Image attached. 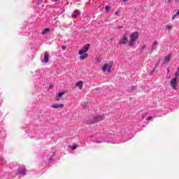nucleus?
<instances>
[{
	"label": "nucleus",
	"instance_id": "412c9836",
	"mask_svg": "<svg viewBox=\"0 0 179 179\" xmlns=\"http://www.w3.org/2000/svg\"><path fill=\"white\" fill-rule=\"evenodd\" d=\"M171 0H165V3L169 4L171 3Z\"/></svg>",
	"mask_w": 179,
	"mask_h": 179
},
{
	"label": "nucleus",
	"instance_id": "c85d7f7f",
	"mask_svg": "<svg viewBox=\"0 0 179 179\" xmlns=\"http://www.w3.org/2000/svg\"><path fill=\"white\" fill-rule=\"evenodd\" d=\"M145 48H146V45H144L143 46V50H145Z\"/></svg>",
	"mask_w": 179,
	"mask_h": 179
},
{
	"label": "nucleus",
	"instance_id": "20e7f679",
	"mask_svg": "<svg viewBox=\"0 0 179 179\" xmlns=\"http://www.w3.org/2000/svg\"><path fill=\"white\" fill-rule=\"evenodd\" d=\"M177 77H175L174 78H172L171 82H170V85L172 87L173 89H176V87H177Z\"/></svg>",
	"mask_w": 179,
	"mask_h": 179
},
{
	"label": "nucleus",
	"instance_id": "7c9ffc66",
	"mask_svg": "<svg viewBox=\"0 0 179 179\" xmlns=\"http://www.w3.org/2000/svg\"><path fill=\"white\" fill-rule=\"evenodd\" d=\"M143 120H145V116L143 117Z\"/></svg>",
	"mask_w": 179,
	"mask_h": 179
},
{
	"label": "nucleus",
	"instance_id": "5701e85b",
	"mask_svg": "<svg viewBox=\"0 0 179 179\" xmlns=\"http://www.w3.org/2000/svg\"><path fill=\"white\" fill-rule=\"evenodd\" d=\"M36 2L38 3V5H40V3H41V2H43V0H36Z\"/></svg>",
	"mask_w": 179,
	"mask_h": 179
},
{
	"label": "nucleus",
	"instance_id": "393cba45",
	"mask_svg": "<svg viewBox=\"0 0 179 179\" xmlns=\"http://www.w3.org/2000/svg\"><path fill=\"white\" fill-rule=\"evenodd\" d=\"M175 75H176V78H179V72L178 71H176Z\"/></svg>",
	"mask_w": 179,
	"mask_h": 179
},
{
	"label": "nucleus",
	"instance_id": "4be33fe9",
	"mask_svg": "<svg viewBox=\"0 0 179 179\" xmlns=\"http://www.w3.org/2000/svg\"><path fill=\"white\" fill-rule=\"evenodd\" d=\"M166 29H167L168 30H171V26H170V25H166Z\"/></svg>",
	"mask_w": 179,
	"mask_h": 179
},
{
	"label": "nucleus",
	"instance_id": "7ed1b4c3",
	"mask_svg": "<svg viewBox=\"0 0 179 179\" xmlns=\"http://www.w3.org/2000/svg\"><path fill=\"white\" fill-rule=\"evenodd\" d=\"M89 48H90V44H87L81 50H79V55H83V54H86L87 51H89Z\"/></svg>",
	"mask_w": 179,
	"mask_h": 179
},
{
	"label": "nucleus",
	"instance_id": "f3484780",
	"mask_svg": "<svg viewBox=\"0 0 179 179\" xmlns=\"http://www.w3.org/2000/svg\"><path fill=\"white\" fill-rule=\"evenodd\" d=\"M64 94H65V92H60V93L57 94V97H62V96H64Z\"/></svg>",
	"mask_w": 179,
	"mask_h": 179
},
{
	"label": "nucleus",
	"instance_id": "72a5a7b5",
	"mask_svg": "<svg viewBox=\"0 0 179 179\" xmlns=\"http://www.w3.org/2000/svg\"><path fill=\"white\" fill-rule=\"evenodd\" d=\"M54 1H57V0H54Z\"/></svg>",
	"mask_w": 179,
	"mask_h": 179
},
{
	"label": "nucleus",
	"instance_id": "dca6fc26",
	"mask_svg": "<svg viewBox=\"0 0 179 179\" xmlns=\"http://www.w3.org/2000/svg\"><path fill=\"white\" fill-rule=\"evenodd\" d=\"M177 16H179V10L175 15H173L172 19H175L176 17H177Z\"/></svg>",
	"mask_w": 179,
	"mask_h": 179
},
{
	"label": "nucleus",
	"instance_id": "39448f33",
	"mask_svg": "<svg viewBox=\"0 0 179 179\" xmlns=\"http://www.w3.org/2000/svg\"><path fill=\"white\" fill-rule=\"evenodd\" d=\"M50 58V54L48 52H45L43 55V60H42V62H45V64H47Z\"/></svg>",
	"mask_w": 179,
	"mask_h": 179
},
{
	"label": "nucleus",
	"instance_id": "f257e3e1",
	"mask_svg": "<svg viewBox=\"0 0 179 179\" xmlns=\"http://www.w3.org/2000/svg\"><path fill=\"white\" fill-rule=\"evenodd\" d=\"M139 38V33L138 32H134L131 36H130V42L129 44L131 45V47H132V45H134V44L135 43V41H136V40H138V38Z\"/></svg>",
	"mask_w": 179,
	"mask_h": 179
},
{
	"label": "nucleus",
	"instance_id": "1a4fd4ad",
	"mask_svg": "<svg viewBox=\"0 0 179 179\" xmlns=\"http://www.w3.org/2000/svg\"><path fill=\"white\" fill-rule=\"evenodd\" d=\"M52 108H64V104H54L52 106Z\"/></svg>",
	"mask_w": 179,
	"mask_h": 179
},
{
	"label": "nucleus",
	"instance_id": "f8f14e48",
	"mask_svg": "<svg viewBox=\"0 0 179 179\" xmlns=\"http://www.w3.org/2000/svg\"><path fill=\"white\" fill-rule=\"evenodd\" d=\"M170 59H171V57L170 56L165 57L164 64H169V62H170Z\"/></svg>",
	"mask_w": 179,
	"mask_h": 179
},
{
	"label": "nucleus",
	"instance_id": "c756f323",
	"mask_svg": "<svg viewBox=\"0 0 179 179\" xmlns=\"http://www.w3.org/2000/svg\"><path fill=\"white\" fill-rule=\"evenodd\" d=\"M50 89H52L53 86L52 85H50Z\"/></svg>",
	"mask_w": 179,
	"mask_h": 179
},
{
	"label": "nucleus",
	"instance_id": "bb28decb",
	"mask_svg": "<svg viewBox=\"0 0 179 179\" xmlns=\"http://www.w3.org/2000/svg\"><path fill=\"white\" fill-rule=\"evenodd\" d=\"M62 50H66V46H62Z\"/></svg>",
	"mask_w": 179,
	"mask_h": 179
},
{
	"label": "nucleus",
	"instance_id": "0eeeda50",
	"mask_svg": "<svg viewBox=\"0 0 179 179\" xmlns=\"http://www.w3.org/2000/svg\"><path fill=\"white\" fill-rule=\"evenodd\" d=\"M80 59L81 61H85V59H87V57H89V54L87 53H84L83 55H80Z\"/></svg>",
	"mask_w": 179,
	"mask_h": 179
},
{
	"label": "nucleus",
	"instance_id": "6e6552de",
	"mask_svg": "<svg viewBox=\"0 0 179 179\" xmlns=\"http://www.w3.org/2000/svg\"><path fill=\"white\" fill-rule=\"evenodd\" d=\"M127 43H128V38L127 37V35H123L120 44H127Z\"/></svg>",
	"mask_w": 179,
	"mask_h": 179
},
{
	"label": "nucleus",
	"instance_id": "6ab92c4d",
	"mask_svg": "<svg viewBox=\"0 0 179 179\" xmlns=\"http://www.w3.org/2000/svg\"><path fill=\"white\" fill-rule=\"evenodd\" d=\"M115 15H116V16H121V11L117 10L115 13Z\"/></svg>",
	"mask_w": 179,
	"mask_h": 179
},
{
	"label": "nucleus",
	"instance_id": "cd10ccee",
	"mask_svg": "<svg viewBox=\"0 0 179 179\" xmlns=\"http://www.w3.org/2000/svg\"><path fill=\"white\" fill-rule=\"evenodd\" d=\"M159 64H160V62L156 63V66H159Z\"/></svg>",
	"mask_w": 179,
	"mask_h": 179
},
{
	"label": "nucleus",
	"instance_id": "b1692460",
	"mask_svg": "<svg viewBox=\"0 0 179 179\" xmlns=\"http://www.w3.org/2000/svg\"><path fill=\"white\" fill-rule=\"evenodd\" d=\"M152 118H153V117H152V116H148V117H147V120L149 121V120H152Z\"/></svg>",
	"mask_w": 179,
	"mask_h": 179
},
{
	"label": "nucleus",
	"instance_id": "f03ea898",
	"mask_svg": "<svg viewBox=\"0 0 179 179\" xmlns=\"http://www.w3.org/2000/svg\"><path fill=\"white\" fill-rule=\"evenodd\" d=\"M113 68V63L110 62V64H104L102 67L103 72H111V69Z\"/></svg>",
	"mask_w": 179,
	"mask_h": 179
},
{
	"label": "nucleus",
	"instance_id": "423d86ee",
	"mask_svg": "<svg viewBox=\"0 0 179 179\" xmlns=\"http://www.w3.org/2000/svg\"><path fill=\"white\" fill-rule=\"evenodd\" d=\"M18 173L21 174L22 176H25L26 173H27V170L25 169V168H19L18 169Z\"/></svg>",
	"mask_w": 179,
	"mask_h": 179
},
{
	"label": "nucleus",
	"instance_id": "2f4dec72",
	"mask_svg": "<svg viewBox=\"0 0 179 179\" xmlns=\"http://www.w3.org/2000/svg\"><path fill=\"white\" fill-rule=\"evenodd\" d=\"M179 0H176V2H178Z\"/></svg>",
	"mask_w": 179,
	"mask_h": 179
},
{
	"label": "nucleus",
	"instance_id": "ddd939ff",
	"mask_svg": "<svg viewBox=\"0 0 179 179\" xmlns=\"http://www.w3.org/2000/svg\"><path fill=\"white\" fill-rule=\"evenodd\" d=\"M102 120H104L103 116H98L95 118V122H99V121H101Z\"/></svg>",
	"mask_w": 179,
	"mask_h": 179
},
{
	"label": "nucleus",
	"instance_id": "9b49d317",
	"mask_svg": "<svg viewBox=\"0 0 179 179\" xmlns=\"http://www.w3.org/2000/svg\"><path fill=\"white\" fill-rule=\"evenodd\" d=\"M76 86H78L80 89H82L83 87V81L76 83Z\"/></svg>",
	"mask_w": 179,
	"mask_h": 179
},
{
	"label": "nucleus",
	"instance_id": "9d476101",
	"mask_svg": "<svg viewBox=\"0 0 179 179\" xmlns=\"http://www.w3.org/2000/svg\"><path fill=\"white\" fill-rule=\"evenodd\" d=\"M79 15H80V11L76 10H74V13L73 14L72 17H78Z\"/></svg>",
	"mask_w": 179,
	"mask_h": 179
},
{
	"label": "nucleus",
	"instance_id": "a878e982",
	"mask_svg": "<svg viewBox=\"0 0 179 179\" xmlns=\"http://www.w3.org/2000/svg\"><path fill=\"white\" fill-rule=\"evenodd\" d=\"M155 69H153V70L150 73V75H153V73H155Z\"/></svg>",
	"mask_w": 179,
	"mask_h": 179
},
{
	"label": "nucleus",
	"instance_id": "473e14b6",
	"mask_svg": "<svg viewBox=\"0 0 179 179\" xmlns=\"http://www.w3.org/2000/svg\"><path fill=\"white\" fill-rule=\"evenodd\" d=\"M57 101H59V99H57Z\"/></svg>",
	"mask_w": 179,
	"mask_h": 179
},
{
	"label": "nucleus",
	"instance_id": "aec40b11",
	"mask_svg": "<svg viewBox=\"0 0 179 179\" xmlns=\"http://www.w3.org/2000/svg\"><path fill=\"white\" fill-rule=\"evenodd\" d=\"M106 12H108L110 10V9H111V7H110L109 6H106Z\"/></svg>",
	"mask_w": 179,
	"mask_h": 179
},
{
	"label": "nucleus",
	"instance_id": "a211bd4d",
	"mask_svg": "<svg viewBox=\"0 0 179 179\" xmlns=\"http://www.w3.org/2000/svg\"><path fill=\"white\" fill-rule=\"evenodd\" d=\"M78 148H79V145H74L71 148V150H76V149H78Z\"/></svg>",
	"mask_w": 179,
	"mask_h": 179
},
{
	"label": "nucleus",
	"instance_id": "2eb2a0df",
	"mask_svg": "<svg viewBox=\"0 0 179 179\" xmlns=\"http://www.w3.org/2000/svg\"><path fill=\"white\" fill-rule=\"evenodd\" d=\"M157 44H159V42L157 41H155L152 45V50H156V46Z\"/></svg>",
	"mask_w": 179,
	"mask_h": 179
},
{
	"label": "nucleus",
	"instance_id": "4468645a",
	"mask_svg": "<svg viewBox=\"0 0 179 179\" xmlns=\"http://www.w3.org/2000/svg\"><path fill=\"white\" fill-rule=\"evenodd\" d=\"M50 33V28H45L43 29V31H42V34L44 35V34H47Z\"/></svg>",
	"mask_w": 179,
	"mask_h": 179
}]
</instances>
